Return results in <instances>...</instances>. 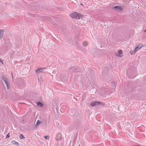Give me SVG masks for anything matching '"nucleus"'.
I'll use <instances>...</instances> for the list:
<instances>
[{
    "mask_svg": "<svg viewBox=\"0 0 146 146\" xmlns=\"http://www.w3.org/2000/svg\"><path fill=\"white\" fill-rule=\"evenodd\" d=\"M71 16L73 18L80 19L83 17V15L81 13L74 12L71 14Z\"/></svg>",
    "mask_w": 146,
    "mask_h": 146,
    "instance_id": "nucleus-1",
    "label": "nucleus"
},
{
    "mask_svg": "<svg viewBox=\"0 0 146 146\" xmlns=\"http://www.w3.org/2000/svg\"><path fill=\"white\" fill-rule=\"evenodd\" d=\"M2 79L5 82V83L7 87V89H9L10 84L8 79L4 75L2 76Z\"/></svg>",
    "mask_w": 146,
    "mask_h": 146,
    "instance_id": "nucleus-2",
    "label": "nucleus"
},
{
    "mask_svg": "<svg viewBox=\"0 0 146 146\" xmlns=\"http://www.w3.org/2000/svg\"><path fill=\"white\" fill-rule=\"evenodd\" d=\"M46 69L45 68H40L36 70L35 71V72L37 74H38L40 72H42Z\"/></svg>",
    "mask_w": 146,
    "mask_h": 146,
    "instance_id": "nucleus-3",
    "label": "nucleus"
},
{
    "mask_svg": "<svg viewBox=\"0 0 146 146\" xmlns=\"http://www.w3.org/2000/svg\"><path fill=\"white\" fill-rule=\"evenodd\" d=\"M123 52L121 50H119L117 52L115 53V55L118 57H121L123 56Z\"/></svg>",
    "mask_w": 146,
    "mask_h": 146,
    "instance_id": "nucleus-4",
    "label": "nucleus"
},
{
    "mask_svg": "<svg viewBox=\"0 0 146 146\" xmlns=\"http://www.w3.org/2000/svg\"><path fill=\"white\" fill-rule=\"evenodd\" d=\"M99 102L93 101L90 103V105L92 106H95L99 105Z\"/></svg>",
    "mask_w": 146,
    "mask_h": 146,
    "instance_id": "nucleus-5",
    "label": "nucleus"
},
{
    "mask_svg": "<svg viewBox=\"0 0 146 146\" xmlns=\"http://www.w3.org/2000/svg\"><path fill=\"white\" fill-rule=\"evenodd\" d=\"M62 138L61 134L60 133H58L56 137V139L57 141L61 140Z\"/></svg>",
    "mask_w": 146,
    "mask_h": 146,
    "instance_id": "nucleus-6",
    "label": "nucleus"
},
{
    "mask_svg": "<svg viewBox=\"0 0 146 146\" xmlns=\"http://www.w3.org/2000/svg\"><path fill=\"white\" fill-rule=\"evenodd\" d=\"M114 9H115L117 10L121 11L123 10V9L120 6H115L114 7Z\"/></svg>",
    "mask_w": 146,
    "mask_h": 146,
    "instance_id": "nucleus-7",
    "label": "nucleus"
},
{
    "mask_svg": "<svg viewBox=\"0 0 146 146\" xmlns=\"http://www.w3.org/2000/svg\"><path fill=\"white\" fill-rule=\"evenodd\" d=\"M143 45L141 44H140V45L136 47L135 49V51H137L141 48L143 47Z\"/></svg>",
    "mask_w": 146,
    "mask_h": 146,
    "instance_id": "nucleus-8",
    "label": "nucleus"
},
{
    "mask_svg": "<svg viewBox=\"0 0 146 146\" xmlns=\"http://www.w3.org/2000/svg\"><path fill=\"white\" fill-rule=\"evenodd\" d=\"M4 31L3 30H0V39H1L3 36Z\"/></svg>",
    "mask_w": 146,
    "mask_h": 146,
    "instance_id": "nucleus-9",
    "label": "nucleus"
},
{
    "mask_svg": "<svg viewBox=\"0 0 146 146\" xmlns=\"http://www.w3.org/2000/svg\"><path fill=\"white\" fill-rule=\"evenodd\" d=\"M37 105L38 106H40L41 107H43V104L40 102H37Z\"/></svg>",
    "mask_w": 146,
    "mask_h": 146,
    "instance_id": "nucleus-10",
    "label": "nucleus"
},
{
    "mask_svg": "<svg viewBox=\"0 0 146 146\" xmlns=\"http://www.w3.org/2000/svg\"><path fill=\"white\" fill-rule=\"evenodd\" d=\"M12 143L14 145H19V143L18 142H16L15 141H13L12 142Z\"/></svg>",
    "mask_w": 146,
    "mask_h": 146,
    "instance_id": "nucleus-11",
    "label": "nucleus"
},
{
    "mask_svg": "<svg viewBox=\"0 0 146 146\" xmlns=\"http://www.w3.org/2000/svg\"><path fill=\"white\" fill-rule=\"evenodd\" d=\"M70 70L73 71H75L77 70V68L75 67H72L70 68Z\"/></svg>",
    "mask_w": 146,
    "mask_h": 146,
    "instance_id": "nucleus-12",
    "label": "nucleus"
},
{
    "mask_svg": "<svg viewBox=\"0 0 146 146\" xmlns=\"http://www.w3.org/2000/svg\"><path fill=\"white\" fill-rule=\"evenodd\" d=\"M130 52L131 54H133L136 52V51H135V50L134 51L131 50Z\"/></svg>",
    "mask_w": 146,
    "mask_h": 146,
    "instance_id": "nucleus-13",
    "label": "nucleus"
},
{
    "mask_svg": "<svg viewBox=\"0 0 146 146\" xmlns=\"http://www.w3.org/2000/svg\"><path fill=\"white\" fill-rule=\"evenodd\" d=\"M41 123V121L39 120H38L36 123V125H38Z\"/></svg>",
    "mask_w": 146,
    "mask_h": 146,
    "instance_id": "nucleus-14",
    "label": "nucleus"
},
{
    "mask_svg": "<svg viewBox=\"0 0 146 146\" xmlns=\"http://www.w3.org/2000/svg\"><path fill=\"white\" fill-rule=\"evenodd\" d=\"M19 137L21 139H23V138L24 137L23 135L22 134H21L20 135Z\"/></svg>",
    "mask_w": 146,
    "mask_h": 146,
    "instance_id": "nucleus-15",
    "label": "nucleus"
},
{
    "mask_svg": "<svg viewBox=\"0 0 146 146\" xmlns=\"http://www.w3.org/2000/svg\"><path fill=\"white\" fill-rule=\"evenodd\" d=\"M112 84L113 86H116L117 84V82H112Z\"/></svg>",
    "mask_w": 146,
    "mask_h": 146,
    "instance_id": "nucleus-16",
    "label": "nucleus"
},
{
    "mask_svg": "<svg viewBox=\"0 0 146 146\" xmlns=\"http://www.w3.org/2000/svg\"><path fill=\"white\" fill-rule=\"evenodd\" d=\"M44 137L45 138V139H48L49 138V136H47V135H46V136H44Z\"/></svg>",
    "mask_w": 146,
    "mask_h": 146,
    "instance_id": "nucleus-17",
    "label": "nucleus"
},
{
    "mask_svg": "<svg viewBox=\"0 0 146 146\" xmlns=\"http://www.w3.org/2000/svg\"><path fill=\"white\" fill-rule=\"evenodd\" d=\"M87 44L88 43L86 42H84L83 44V45L85 46H86L87 45Z\"/></svg>",
    "mask_w": 146,
    "mask_h": 146,
    "instance_id": "nucleus-18",
    "label": "nucleus"
},
{
    "mask_svg": "<svg viewBox=\"0 0 146 146\" xmlns=\"http://www.w3.org/2000/svg\"><path fill=\"white\" fill-rule=\"evenodd\" d=\"M99 105H104V104L102 102H99Z\"/></svg>",
    "mask_w": 146,
    "mask_h": 146,
    "instance_id": "nucleus-19",
    "label": "nucleus"
},
{
    "mask_svg": "<svg viewBox=\"0 0 146 146\" xmlns=\"http://www.w3.org/2000/svg\"><path fill=\"white\" fill-rule=\"evenodd\" d=\"M0 62L2 64H3V62L2 60L0 58Z\"/></svg>",
    "mask_w": 146,
    "mask_h": 146,
    "instance_id": "nucleus-20",
    "label": "nucleus"
},
{
    "mask_svg": "<svg viewBox=\"0 0 146 146\" xmlns=\"http://www.w3.org/2000/svg\"><path fill=\"white\" fill-rule=\"evenodd\" d=\"M9 133L6 136V138H8L9 137Z\"/></svg>",
    "mask_w": 146,
    "mask_h": 146,
    "instance_id": "nucleus-21",
    "label": "nucleus"
},
{
    "mask_svg": "<svg viewBox=\"0 0 146 146\" xmlns=\"http://www.w3.org/2000/svg\"><path fill=\"white\" fill-rule=\"evenodd\" d=\"M11 75H12V78L13 79V73L12 72L11 73Z\"/></svg>",
    "mask_w": 146,
    "mask_h": 146,
    "instance_id": "nucleus-22",
    "label": "nucleus"
},
{
    "mask_svg": "<svg viewBox=\"0 0 146 146\" xmlns=\"http://www.w3.org/2000/svg\"><path fill=\"white\" fill-rule=\"evenodd\" d=\"M144 32H146V29L144 31Z\"/></svg>",
    "mask_w": 146,
    "mask_h": 146,
    "instance_id": "nucleus-23",
    "label": "nucleus"
},
{
    "mask_svg": "<svg viewBox=\"0 0 146 146\" xmlns=\"http://www.w3.org/2000/svg\"><path fill=\"white\" fill-rule=\"evenodd\" d=\"M81 5H83V4H82V3L81 4Z\"/></svg>",
    "mask_w": 146,
    "mask_h": 146,
    "instance_id": "nucleus-24",
    "label": "nucleus"
}]
</instances>
